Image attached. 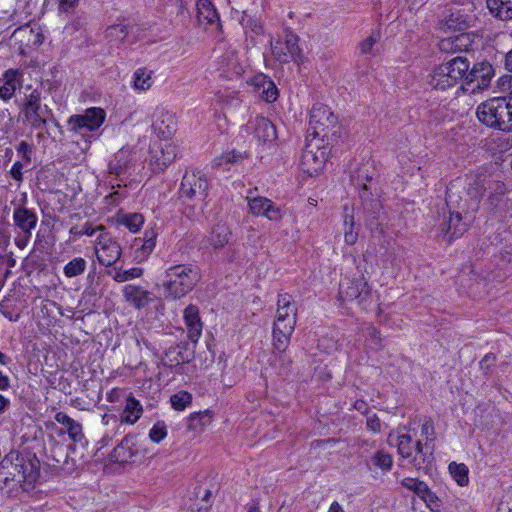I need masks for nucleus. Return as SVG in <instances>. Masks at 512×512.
<instances>
[{
    "label": "nucleus",
    "mask_w": 512,
    "mask_h": 512,
    "mask_svg": "<svg viewBox=\"0 0 512 512\" xmlns=\"http://www.w3.org/2000/svg\"><path fill=\"white\" fill-rule=\"evenodd\" d=\"M297 306L292 296L280 294L277 300V310L273 327V346L279 352L286 350L291 335L295 329Z\"/></svg>",
    "instance_id": "1"
},
{
    "label": "nucleus",
    "mask_w": 512,
    "mask_h": 512,
    "mask_svg": "<svg viewBox=\"0 0 512 512\" xmlns=\"http://www.w3.org/2000/svg\"><path fill=\"white\" fill-rule=\"evenodd\" d=\"M199 270L191 264L169 267L164 273L162 286L166 298L180 299L187 295L200 280Z\"/></svg>",
    "instance_id": "2"
},
{
    "label": "nucleus",
    "mask_w": 512,
    "mask_h": 512,
    "mask_svg": "<svg viewBox=\"0 0 512 512\" xmlns=\"http://www.w3.org/2000/svg\"><path fill=\"white\" fill-rule=\"evenodd\" d=\"M208 180L200 171H186L180 185V198L190 207L189 216L196 217L203 212L208 196Z\"/></svg>",
    "instance_id": "3"
},
{
    "label": "nucleus",
    "mask_w": 512,
    "mask_h": 512,
    "mask_svg": "<svg viewBox=\"0 0 512 512\" xmlns=\"http://www.w3.org/2000/svg\"><path fill=\"white\" fill-rule=\"evenodd\" d=\"M478 120L494 129L512 131V105L504 97H495L481 103L476 110Z\"/></svg>",
    "instance_id": "4"
},
{
    "label": "nucleus",
    "mask_w": 512,
    "mask_h": 512,
    "mask_svg": "<svg viewBox=\"0 0 512 512\" xmlns=\"http://www.w3.org/2000/svg\"><path fill=\"white\" fill-rule=\"evenodd\" d=\"M470 68L469 61L464 57H455L450 61L433 68L427 77V83L436 90H447L455 87L464 79Z\"/></svg>",
    "instance_id": "5"
},
{
    "label": "nucleus",
    "mask_w": 512,
    "mask_h": 512,
    "mask_svg": "<svg viewBox=\"0 0 512 512\" xmlns=\"http://www.w3.org/2000/svg\"><path fill=\"white\" fill-rule=\"evenodd\" d=\"M271 54L279 63H302L303 53L299 46V37L290 28H285L284 36L270 41Z\"/></svg>",
    "instance_id": "6"
},
{
    "label": "nucleus",
    "mask_w": 512,
    "mask_h": 512,
    "mask_svg": "<svg viewBox=\"0 0 512 512\" xmlns=\"http://www.w3.org/2000/svg\"><path fill=\"white\" fill-rule=\"evenodd\" d=\"M387 442L390 446L397 447L398 453L410 460V463L417 469L423 467L427 462V453L424 452V446L420 441L413 443L412 436L407 433L391 432L388 435Z\"/></svg>",
    "instance_id": "7"
},
{
    "label": "nucleus",
    "mask_w": 512,
    "mask_h": 512,
    "mask_svg": "<svg viewBox=\"0 0 512 512\" xmlns=\"http://www.w3.org/2000/svg\"><path fill=\"white\" fill-rule=\"evenodd\" d=\"M339 296L342 301L356 302L362 309H367L372 303V290L364 277L342 280Z\"/></svg>",
    "instance_id": "8"
},
{
    "label": "nucleus",
    "mask_w": 512,
    "mask_h": 512,
    "mask_svg": "<svg viewBox=\"0 0 512 512\" xmlns=\"http://www.w3.org/2000/svg\"><path fill=\"white\" fill-rule=\"evenodd\" d=\"M21 113L25 120L35 129L43 128L50 116L52 110L41 102V91L34 89L30 94L25 95V101L21 108Z\"/></svg>",
    "instance_id": "9"
},
{
    "label": "nucleus",
    "mask_w": 512,
    "mask_h": 512,
    "mask_svg": "<svg viewBox=\"0 0 512 512\" xmlns=\"http://www.w3.org/2000/svg\"><path fill=\"white\" fill-rule=\"evenodd\" d=\"M44 41V35L39 26L29 24L18 27L11 35L12 47L21 55L35 51Z\"/></svg>",
    "instance_id": "10"
},
{
    "label": "nucleus",
    "mask_w": 512,
    "mask_h": 512,
    "mask_svg": "<svg viewBox=\"0 0 512 512\" xmlns=\"http://www.w3.org/2000/svg\"><path fill=\"white\" fill-rule=\"evenodd\" d=\"M94 250L99 264L105 267L113 266L122 255L120 244L106 232L97 237Z\"/></svg>",
    "instance_id": "11"
},
{
    "label": "nucleus",
    "mask_w": 512,
    "mask_h": 512,
    "mask_svg": "<svg viewBox=\"0 0 512 512\" xmlns=\"http://www.w3.org/2000/svg\"><path fill=\"white\" fill-rule=\"evenodd\" d=\"M329 149L324 146L307 144L301 156V169L308 176L317 175L324 167Z\"/></svg>",
    "instance_id": "12"
},
{
    "label": "nucleus",
    "mask_w": 512,
    "mask_h": 512,
    "mask_svg": "<svg viewBox=\"0 0 512 512\" xmlns=\"http://www.w3.org/2000/svg\"><path fill=\"white\" fill-rule=\"evenodd\" d=\"M106 118V112L100 107H91L83 114L73 115L69 118L68 124L71 130L78 132L81 129L96 131L101 127Z\"/></svg>",
    "instance_id": "13"
},
{
    "label": "nucleus",
    "mask_w": 512,
    "mask_h": 512,
    "mask_svg": "<svg viewBox=\"0 0 512 512\" xmlns=\"http://www.w3.org/2000/svg\"><path fill=\"white\" fill-rule=\"evenodd\" d=\"M336 117L331 109L321 103L313 105L310 112V129L315 136H326L330 128L336 124Z\"/></svg>",
    "instance_id": "14"
},
{
    "label": "nucleus",
    "mask_w": 512,
    "mask_h": 512,
    "mask_svg": "<svg viewBox=\"0 0 512 512\" xmlns=\"http://www.w3.org/2000/svg\"><path fill=\"white\" fill-rule=\"evenodd\" d=\"M26 204L27 194L24 192L17 201L12 216L15 227L18 228L20 232L24 233L32 232L36 228L38 222L36 213L33 210L28 209Z\"/></svg>",
    "instance_id": "15"
},
{
    "label": "nucleus",
    "mask_w": 512,
    "mask_h": 512,
    "mask_svg": "<svg viewBox=\"0 0 512 512\" xmlns=\"http://www.w3.org/2000/svg\"><path fill=\"white\" fill-rule=\"evenodd\" d=\"M175 116L164 107H156L152 114V129L161 139H169L176 131Z\"/></svg>",
    "instance_id": "16"
},
{
    "label": "nucleus",
    "mask_w": 512,
    "mask_h": 512,
    "mask_svg": "<svg viewBox=\"0 0 512 512\" xmlns=\"http://www.w3.org/2000/svg\"><path fill=\"white\" fill-rule=\"evenodd\" d=\"M249 211L252 215L266 217L270 221H280L283 212L270 199L262 196H247Z\"/></svg>",
    "instance_id": "17"
},
{
    "label": "nucleus",
    "mask_w": 512,
    "mask_h": 512,
    "mask_svg": "<svg viewBox=\"0 0 512 512\" xmlns=\"http://www.w3.org/2000/svg\"><path fill=\"white\" fill-rule=\"evenodd\" d=\"M157 232L154 228L145 230L143 237H136L132 243L134 260L144 262L151 255L156 246Z\"/></svg>",
    "instance_id": "18"
},
{
    "label": "nucleus",
    "mask_w": 512,
    "mask_h": 512,
    "mask_svg": "<svg viewBox=\"0 0 512 512\" xmlns=\"http://www.w3.org/2000/svg\"><path fill=\"white\" fill-rule=\"evenodd\" d=\"M494 75V69L489 62H480L475 64L471 70H467L464 79L468 83H475V87L478 89H484L488 87L490 80Z\"/></svg>",
    "instance_id": "19"
},
{
    "label": "nucleus",
    "mask_w": 512,
    "mask_h": 512,
    "mask_svg": "<svg viewBox=\"0 0 512 512\" xmlns=\"http://www.w3.org/2000/svg\"><path fill=\"white\" fill-rule=\"evenodd\" d=\"M474 37L469 33H458L456 35L443 38L439 42L441 51L447 53H455L468 51L472 49Z\"/></svg>",
    "instance_id": "20"
},
{
    "label": "nucleus",
    "mask_w": 512,
    "mask_h": 512,
    "mask_svg": "<svg viewBox=\"0 0 512 512\" xmlns=\"http://www.w3.org/2000/svg\"><path fill=\"white\" fill-rule=\"evenodd\" d=\"M196 8L199 25L203 26L205 29H217L219 27V14L210 0H198Z\"/></svg>",
    "instance_id": "21"
},
{
    "label": "nucleus",
    "mask_w": 512,
    "mask_h": 512,
    "mask_svg": "<svg viewBox=\"0 0 512 512\" xmlns=\"http://www.w3.org/2000/svg\"><path fill=\"white\" fill-rule=\"evenodd\" d=\"M253 91L266 102H274L277 99V88L275 84L265 75L254 76L248 82Z\"/></svg>",
    "instance_id": "22"
},
{
    "label": "nucleus",
    "mask_w": 512,
    "mask_h": 512,
    "mask_svg": "<svg viewBox=\"0 0 512 512\" xmlns=\"http://www.w3.org/2000/svg\"><path fill=\"white\" fill-rule=\"evenodd\" d=\"M176 156V146L173 143L165 142L152 150L151 162L155 165L156 170L163 171L175 160Z\"/></svg>",
    "instance_id": "23"
},
{
    "label": "nucleus",
    "mask_w": 512,
    "mask_h": 512,
    "mask_svg": "<svg viewBox=\"0 0 512 512\" xmlns=\"http://www.w3.org/2000/svg\"><path fill=\"white\" fill-rule=\"evenodd\" d=\"M184 321L189 339L197 343L202 334L203 324L199 316V309L195 305H189L184 310Z\"/></svg>",
    "instance_id": "24"
},
{
    "label": "nucleus",
    "mask_w": 512,
    "mask_h": 512,
    "mask_svg": "<svg viewBox=\"0 0 512 512\" xmlns=\"http://www.w3.org/2000/svg\"><path fill=\"white\" fill-rule=\"evenodd\" d=\"M254 137L262 142H270L276 139V130L274 125L265 117H256L249 124Z\"/></svg>",
    "instance_id": "25"
},
{
    "label": "nucleus",
    "mask_w": 512,
    "mask_h": 512,
    "mask_svg": "<svg viewBox=\"0 0 512 512\" xmlns=\"http://www.w3.org/2000/svg\"><path fill=\"white\" fill-rule=\"evenodd\" d=\"M150 293L140 286L126 285L123 288V296L127 302L137 309L143 308L150 302Z\"/></svg>",
    "instance_id": "26"
},
{
    "label": "nucleus",
    "mask_w": 512,
    "mask_h": 512,
    "mask_svg": "<svg viewBox=\"0 0 512 512\" xmlns=\"http://www.w3.org/2000/svg\"><path fill=\"white\" fill-rule=\"evenodd\" d=\"M143 414V407L132 394L126 398L125 406L120 414V421L125 424H135Z\"/></svg>",
    "instance_id": "27"
},
{
    "label": "nucleus",
    "mask_w": 512,
    "mask_h": 512,
    "mask_svg": "<svg viewBox=\"0 0 512 512\" xmlns=\"http://www.w3.org/2000/svg\"><path fill=\"white\" fill-rule=\"evenodd\" d=\"M132 161L131 151L129 149H120L109 162V172L120 176L130 167Z\"/></svg>",
    "instance_id": "28"
},
{
    "label": "nucleus",
    "mask_w": 512,
    "mask_h": 512,
    "mask_svg": "<svg viewBox=\"0 0 512 512\" xmlns=\"http://www.w3.org/2000/svg\"><path fill=\"white\" fill-rule=\"evenodd\" d=\"M55 420L66 428L71 440H73L74 442L82 441V439L84 438V434L82 430V425L79 422L75 421L74 419H72L63 412H58L55 415Z\"/></svg>",
    "instance_id": "29"
},
{
    "label": "nucleus",
    "mask_w": 512,
    "mask_h": 512,
    "mask_svg": "<svg viewBox=\"0 0 512 512\" xmlns=\"http://www.w3.org/2000/svg\"><path fill=\"white\" fill-rule=\"evenodd\" d=\"M115 221L117 224L125 226L131 233H137L144 224V217L140 213L119 211L115 216Z\"/></svg>",
    "instance_id": "30"
},
{
    "label": "nucleus",
    "mask_w": 512,
    "mask_h": 512,
    "mask_svg": "<svg viewBox=\"0 0 512 512\" xmlns=\"http://www.w3.org/2000/svg\"><path fill=\"white\" fill-rule=\"evenodd\" d=\"M192 359V353H189L188 350L182 346L177 345L175 347H170L164 356L165 364L169 366H178L183 363H188Z\"/></svg>",
    "instance_id": "31"
},
{
    "label": "nucleus",
    "mask_w": 512,
    "mask_h": 512,
    "mask_svg": "<svg viewBox=\"0 0 512 512\" xmlns=\"http://www.w3.org/2000/svg\"><path fill=\"white\" fill-rule=\"evenodd\" d=\"M18 71L9 69L3 74V82L0 85V98L4 101L10 100L17 89Z\"/></svg>",
    "instance_id": "32"
},
{
    "label": "nucleus",
    "mask_w": 512,
    "mask_h": 512,
    "mask_svg": "<svg viewBox=\"0 0 512 512\" xmlns=\"http://www.w3.org/2000/svg\"><path fill=\"white\" fill-rule=\"evenodd\" d=\"M154 84V72L146 67L136 69L133 74V87L135 90L144 92Z\"/></svg>",
    "instance_id": "33"
},
{
    "label": "nucleus",
    "mask_w": 512,
    "mask_h": 512,
    "mask_svg": "<svg viewBox=\"0 0 512 512\" xmlns=\"http://www.w3.org/2000/svg\"><path fill=\"white\" fill-rule=\"evenodd\" d=\"M230 229L229 227L224 223H218L215 226H213L210 236L208 238L210 245L214 249H221L223 248L229 241L230 238Z\"/></svg>",
    "instance_id": "34"
},
{
    "label": "nucleus",
    "mask_w": 512,
    "mask_h": 512,
    "mask_svg": "<svg viewBox=\"0 0 512 512\" xmlns=\"http://www.w3.org/2000/svg\"><path fill=\"white\" fill-rule=\"evenodd\" d=\"M487 7L501 20L512 19V0H487Z\"/></svg>",
    "instance_id": "35"
},
{
    "label": "nucleus",
    "mask_w": 512,
    "mask_h": 512,
    "mask_svg": "<svg viewBox=\"0 0 512 512\" xmlns=\"http://www.w3.org/2000/svg\"><path fill=\"white\" fill-rule=\"evenodd\" d=\"M86 268L87 261L82 257H75L64 266L63 272L67 278H73L83 274Z\"/></svg>",
    "instance_id": "36"
},
{
    "label": "nucleus",
    "mask_w": 512,
    "mask_h": 512,
    "mask_svg": "<svg viewBox=\"0 0 512 512\" xmlns=\"http://www.w3.org/2000/svg\"><path fill=\"white\" fill-rule=\"evenodd\" d=\"M143 275V269L140 267H133L130 269L114 268L112 278L118 283L127 282Z\"/></svg>",
    "instance_id": "37"
},
{
    "label": "nucleus",
    "mask_w": 512,
    "mask_h": 512,
    "mask_svg": "<svg viewBox=\"0 0 512 512\" xmlns=\"http://www.w3.org/2000/svg\"><path fill=\"white\" fill-rule=\"evenodd\" d=\"M348 209L345 208V215L343 220L344 227V241L348 245H354L358 240V232L354 230V217L349 214Z\"/></svg>",
    "instance_id": "38"
},
{
    "label": "nucleus",
    "mask_w": 512,
    "mask_h": 512,
    "mask_svg": "<svg viewBox=\"0 0 512 512\" xmlns=\"http://www.w3.org/2000/svg\"><path fill=\"white\" fill-rule=\"evenodd\" d=\"M449 472L460 486H465L469 482L468 467L463 463L452 462L449 464Z\"/></svg>",
    "instance_id": "39"
},
{
    "label": "nucleus",
    "mask_w": 512,
    "mask_h": 512,
    "mask_svg": "<svg viewBox=\"0 0 512 512\" xmlns=\"http://www.w3.org/2000/svg\"><path fill=\"white\" fill-rule=\"evenodd\" d=\"M467 229V223L462 221V216L459 213H451L447 233H450L451 237H458L462 235Z\"/></svg>",
    "instance_id": "40"
},
{
    "label": "nucleus",
    "mask_w": 512,
    "mask_h": 512,
    "mask_svg": "<svg viewBox=\"0 0 512 512\" xmlns=\"http://www.w3.org/2000/svg\"><path fill=\"white\" fill-rule=\"evenodd\" d=\"M216 101L224 107H236L240 103L239 93L234 90L219 91L215 95Z\"/></svg>",
    "instance_id": "41"
},
{
    "label": "nucleus",
    "mask_w": 512,
    "mask_h": 512,
    "mask_svg": "<svg viewBox=\"0 0 512 512\" xmlns=\"http://www.w3.org/2000/svg\"><path fill=\"white\" fill-rule=\"evenodd\" d=\"M473 16L470 14H461L460 11H454L450 14L447 25L453 29H462L470 25Z\"/></svg>",
    "instance_id": "42"
},
{
    "label": "nucleus",
    "mask_w": 512,
    "mask_h": 512,
    "mask_svg": "<svg viewBox=\"0 0 512 512\" xmlns=\"http://www.w3.org/2000/svg\"><path fill=\"white\" fill-rule=\"evenodd\" d=\"M170 402L175 410L182 411L192 402V395L186 391H180L170 397Z\"/></svg>",
    "instance_id": "43"
},
{
    "label": "nucleus",
    "mask_w": 512,
    "mask_h": 512,
    "mask_svg": "<svg viewBox=\"0 0 512 512\" xmlns=\"http://www.w3.org/2000/svg\"><path fill=\"white\" fill-rule=\"evenodd\" d=\"M128 34V27L124 24L111 25L106 30V37L110 41H123Z\"/></svg>",
    "instance_id": "44"
},
{
    "label": "nucleus",
    "mask_w": 512,
    "mask_h": 512,
    "mask_svg": "<svg viewBox=\"0 0 512 512\" xmlns=\"http://www.w3.org/2000/svg\"><path fill=\"white\" fill-rule=\"evenodd\" d=\"M167 436V426L163 421L156 422L149 431V438L154 443H160Z\"/></svg>",
    "instance_id": "45"
},
{
    "label": "nucleus",
    "mask_w": 512,
    "mask_h": 512,
    "mask_svg": "<svg viewBox=\"0 0 512 512\" xmlns=\"http://www.w3.org/2000/svg\"><path fill=\"white\" fill-rule=\"evenodd\" d=\"M372 460H373V464L375 466L379 467L380 469H382L384 471L390 470L392 467V463H393L392 456L389 453H386L382 450L378 451L373 456Z\"/></svg>",
    "instance_id": "46"
},
{
    "label": "nucleus",
    "mask_w": 512,
    "mask_h": 512,
    "mask_svg": "<svg viewBox=\"0 0 512 512\" xmlns=\"http://www.w3.org/2000/svg\"><path fill=\"white\" fill-rule=\"evenodd\" d=\"M212 417V413L208 410L204 412H199L191 416L190 425L193 429L207 426L212 422Z\"/></svg>",
    "instance_id": "47"
},
{
    "label": "nucleus",
    "mask_w": 512,
    "mask_h": 512,
    "mask_svg": "<svg viewBox=\"0 0 512 512\" xmlns=\"http://www.w3.org/2000/svg\"><path fill=\"white\" fill-rule=\"evenodd\" d=\"M467 194L475 204H478L484 194V187L480 182L475 181L473 184H470Z\"/></svg>",
    "instance_id": "48"
},
{
    "label": "nucleus",
    "mask_w": 512,
    "mask_h": 512,
    "mask_svg": "<svg viewBox=\"0 0 512 512\" xmlns=\"http://www.w3.org/2000/svg\"><path fill=\"white\" fill-rule=\"evenodd\" d=\"M33 148L26 141H21L17 146L18 154L23 158V160L27 163L31 162Z\"/></svg>",
    "instance_id": "49"
},
{
    "label": "nucleus",
    "mask_w": 512,
    "mask_h": 512,
    "mask_svg": "<svg viewBox=\"0 0 512 512\" xmlns=\"http://www.w3.org/2000/svg\"><path fill=\"white\" fill-rule=\"evenodd\" d=\"M496 363V357L494 354H486L482 360L480 361V368L481 370L487 374L491 371V368L495 365Z\"/></svg>",
    "instance_id": "50"
},
{
    "label": "nucleus",
    "mask_w": 512,
    "mask_h": 512,
    "mask_svg": "<svg viewBox=\"0 0 512 512\" xmlns=\"http://www.w3.org/2000/svg\"><path fill=\"white\" fill-rule=\"evenodd\" d=\"M11 177L19 184L23 181V164L19 161L15 162L10 170Z\"/></svg>",
    "instance_id": "51"
},
{
    "label": "nucleus",
    "mask_w": 512,
    "mask_h": 512,
    "mask_svg": "<svg viewBox=\"0 0 512 512\" xmlns=\"http://www.w3.org/2000/svg\"><path fill=\"white\" fill-rule=\"evenodd\" d=\"M414 492L419 495L424 501H427V496L432 497V492L429 490L426 483L419 481L418 485L414 489Z\"/></svg>",
    "instance_id": "52"
},
{
    "label": "nucleus",
    "mask_w": 512,
    "mask_h": 512,
    "mask_svg": "<svg viewBox=\"0 0 512 512\" xmlns=\"http://www.w3.org/2000/svg\"><path fill=\"white\" fill-rule=\"evenodd\" d=\"M31 236H32V232H28V233L20 232V234L15 237V245L19 249L26 248V246L28 245V243L30 241Z\"/></svg>",
    "instance_id": "53"
},
{
    "label": "nucleus",
    "mask_w": 512,
    "mask_h": 512,
    "mask_svg": "<svg viewBox=\"0 0 512 512\" xmlns=\"http://www.w3.org/2000/svg\"><path fill=\"white\" fill-rule=\"evenodd\" d=\"M126 197V194L123 192H119L118 190L112 192L108 196L105 197V201L108 205L116 206L122 199Z\"/></svg>",
    "instance_id": "54"
},
{
    "label": "nucleus",
    "mask_w": 512,
    "mask_h": 512,
    "mask_svg": "<svg viewBox=\"0 0 512 512\" xmlns=\"http://www.w3.org/2000/svg\"><path fill=\"white\" fill-rule=\"evenodd\" d=\"M434 434V426L431 420H426L421 427V435L426 437V442H428L429 437ZM425 448H427V443H425Z\"/></svg>",
    "instance_id": "55"
},
{
    "label": "nucleus",
    "mask_w": 512,
    "mask_h": 512,
    "mask_svg": "<svg viewBox=\"0 0 512 512\" xmlns=\"http://www.w3.org/2000/svg\"><path fill=\"white\" fill-rule=\"evenodd\" d=\"M241 158H242V155L238 152H235V151L228 152V153L223 154L220 157L219 164H221L222 162L235 163V162L239 161Z\"/></svg>",
    "instance_id": "56"
},
{
    "label": "nucleus",
    "mask_w": 512,
    "mask_h": 512,
    "mask_svg": "<svg viewBox=\"0 0 512 512\" xmlns=\"http://www.w3.org/2000/svg\"><path fill=\"white\" fill-rule=\"evenodd\" d=\"M376 39L371 35L360 43V50L362 54L370 53Z\"/></svg>",
    "instance_id": "57"
},
{
    "label": "nucleus",
    "mask_w": 512,
    "mask_h": 512,
    "mask_svg": "<svg viewBox=\"0 0 512 512\" xmlns=\"http://www.w3.org/2000/svg\"><path fill=\"white\" fill-rule=\"evenodd\" d=\"M367 427L373 432H379L381 429V424L379 418L373 414L372 416L367 418Z\"/></svg>",
    "instance_id": "58"
},
{
    "label": "nucleus",
    "mask_w": 512,
    "mask_h": 512,
    "mask_svg": "<svg viewBox=\"0 0 512 512\" xmlns=\"http://www.w3.org/2000/svg\"><path fill=\"white\" fill-rule=\"evenodd\" d=\"M79 0H61L59 3V9L63 12H68L70 9H72Z\"/></svg>",
    "instance_id": "59"
},
{
    "label": "nucleus",
    "mask_w": 512,
    "mask_h": 512,
    "mask_svg": "<svg viewBox=\"0 0 512 512\" xmlns=\"http://www.w3.org/2000/svg\"><path fill=\"white\" fill-rule=\"evenodd\" d=\"M103 230H104L103 226L100 225V226H97L96 228H93L90 223H86L82 228L83 235H87V236H92V235H94V233L96 231H103Z\"/></svg>",
    "instance_id": "60"
},
{
    "label": "nucleus",
    "mask_w": 512,
    "mask_h": 512,
    "mask_svg": "<svg viewBox=\"0 0 512 512\" xmlns=\"http://www.w3.org/2000/svg\"><path fill=\"white\" fill-rule=\"evenodd\" d=\"M249 27L257 35H261L264 33V28H263L262 23L257 20H250Z\"/></svg>",
    "instance_id": "61"
},
{
    "label": "nucleus",
    "mask_w": 512,
    "mask_h": 512,
    "mask_svg": "<svg viewBox=\"0 0 512 512\" xmlns=\"http://www.w3.org/2000/svg\"><path fill=\"white\" fill-rule=\"evenodd\" d=\"M418 483H419V480H417V479H415V478H409V477H407V478H404V479L402 480V485H403L404 487H406L407 489L412 490V491H414V489L416 488V486L418 485Z\"/></svg>",
    "instance_id": "62"
},
{
    "label": "nucleus",
    "mask_w": 512,
    "mask_h": 512,
    "mask_svg": "<svg viewBox=\"0 0 512 512\" xmlns=\"http://www.w3.org/2000/svg\"><path fill=\"white\" fill-rule=\"evenodd\" d=\"M10 386V380L8 376L4 375L0 371V390H7Z\"/></svg>",
    "instance_id": "63"
},
{
    "label": "nucleus",
    "mask_w": 512,
    "mask_h": 512,
    "mask_svg": "<svg viewBox=\"0 0 512 512\" xmlns=\"http://www.w3.org/2000/svg\"><path fill=\"white\" fill-rule=\"evenodd\" d=\"M505 68L512 72V49L505 56Z\"/></svg>",
    "instance_id": "64"
}]
</instances>
